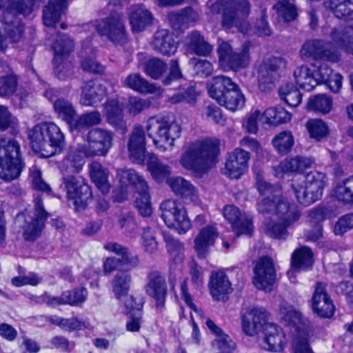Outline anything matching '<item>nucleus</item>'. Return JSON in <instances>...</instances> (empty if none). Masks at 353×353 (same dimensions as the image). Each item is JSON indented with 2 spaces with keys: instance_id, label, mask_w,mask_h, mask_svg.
<instances>
[{
  "instance_id": "15",
  "label": "nucleus",
  "mask_w": 353,
  "mask_h": 353,
  "mask_svg": "<svg viewBox=\"0 0 353 353\" xmlns=\"http://www.w3.org/2000/svg\"><path fill=\"white\" fill-rule=\"evenodd\" d=\"M145 291L148 296L153 299L158 307H163L168 295V286L163 274L158 270L150 271L147 275Z\"/></svg>"
},
{
  "instance_id": "22",
  "label": "nucleus",
  "mask_w": 353,
  "mask_h": 353,
  "mask_svg": "<svg viewBox=\"0 0 353 353\" xmlns=\"http://www.w3.org/2000/svg\"><path fill=\"white\" fill-rule=\"evenodd\" d=\"M265 317V311L262 308L248 309L241 316L243 332L250 336L256 334L264 325Z\"/></svg>"
},
{
  "instance_id": "42",
  "label": "nucleus",
  "mask_w": 353,
  "mask_h": 353,
  "mask_svg": "<svg viewBox=\"0 0 353 353\" xmlns=\"http://www.w3.org/2000/svg\"><path fill=\"white\" fill-rule=\"evenodd\" d=\"M53 108L58 117L65 121L71 129L77 117V112L72 103L62 98L54 102Z\"/></svg>"
},
{
  "instance_id": "14",
  "label": "nucleus",
  "mask_w": 353,
  "mask_h": 353,
  "mask_svg": "<svg viewBox=\"0 0 353 353\" xmlns=\"http://www.w3.org/2000/svg\"><path fill=\"white\" fill-rule=\"evenodd\" d=\"M48 213L45 210L41 199H34V214L30 221H26L23 226V237L25 241L34 242L41 235Z\"/></svg>"
},
{
  "instance_id": "40",
  "label": "nucleus",
  "mask_w": 353,
  "mask_h": 353,
  "mask_svg": "<svg viewBox=\"0 0 353 353\" xmlns=\"http://www.w3.org/2000/svg\"><path fill=\"white\" fill-rule=\"evenodd\" d=\"M121 82L124 86L140 93L147 94L155 92L154 85L150 83L139 73L130 74Z\"/></svg>"
},
{
  "instance_id": "59",
  "label": "nucleus",
  "mask_w": 353,
  "mask_h": 353,
  "mask_svg": "<svg viewBox=\"0 0 353 353\" xmlns=\"http://www.w3.org/2000/svg\"><path fill=\"white\" fill-rule=\"evenodd\" d=\"M306 128L310 137L320 141L328 134L327 125L320 119H311L306 123Z\"/></svg>"
},
{
  "instance_id": "25",
  "label": "nucleus",
  "mask_w": 353,
  "mask_h": 353,
  "mask_svg": "<svg viewBox=\"0 0 353 353\" xmlns=\"http://www.w3.org/2000/svg\"><path fill=\"white\" fill-rule=\"evenodd\" d=\"M129 19L134 32L144 30L152 23V13L143 5H132L129 8Z\"/></svg>"
},
{
  "instance_id": "16",
  "label": "nucleus",
  "mask_w": 353,
  "mask_h": 353,
  "mask_svg": "<svg viewBox=\"0 0 353 353\" xmlns=\"http://www.w3.org/2000/svg\"><path fill=\"white\" fill-rule=\"evenodd\" d=\"M254 285L259 290H270L276 280L272 259L268 256L260 258L254 268Z\"/></svg>"
},
{
  "instance_id": "47",
  "label": "nucleus",
  "mask_w": 353,
  "mask_h": 353,
  "mask_svg": "<svg viewBox=\"0 0 353 353\" xmlns=\"http://www.w3.org/2000/svg\"><path fill=\"white\" fill-rule=\"evenodd\" d=\"M279 93L281 100L292 107L298 106L302 101L301 92L292 83H287L281 87Z\"/></svg>"
},
{
  "instance_id": "43",
  "label": "nucleus",
  "mask_w": 353,
  "mask_h": 353,
  "mask_svg": "<svg viewBox=\"0 0 353 353\" xmlns=\"http://www.w3.org/2000/svg\"><path fill=\"white\" fill-rule=\"evenodd\" d=\"M294 77L296 84L307 91L312 90L316 86L314 71L306 65H301L294 71Z\"/></svg>"
},
{
  "instance_id": "33",
  "label": "nucleus",
  "mask_w": 353,
  "mask_h": 353,
  "mask_svg": "<svg viewBox=\"0 0 353 353\" xmlns=\"http://www.w3.org/2000/svg\"><path fill=\"white\" fill-rule=\"evenodd\" d=\"M199 19L198 13L191 7H187L179 12L168 14V20L172 28L175 30L186 28L191 23H195Z\"/></svg>"
},
{
  "instance_id": "58",
  "label": "nucleus",
  "mask_w": 353,
  "mask_h": 353,
  "mask_svg": "<svg viewBox=\"0 0 353 353\" xmlns=\"http://www.w3.org/2000/svg\"><path fill=\"white\" fill-rule=\"evenodd\" d=\"M167 69V64L158 58L150 59L144 65L145 73L154 79L160 78Z\"/></svg>"
},
{
  "instance_id": "35",
  "label": "nucleus",
  "mask_w": 353,
  "mask_h": 353,
  "mask_svg": "<svg viewBox=\"0 0 353 353\" xmlns=\"http://www.w3.org/2000/svg\"><path fill=\"white\" fill-rule=\"evenodd\" d=\"M324 6L336 18L353 21V0H327Z\"/></svg>"
},
{
  "instance_id": "21",
  "label": "nucleus",
  "mask_w": 353,
  "mask_h": 353,
  "mask_svg": "<svg viewBox=\"0 0 353 353\" xmlns=\"http://www.w3.org/2000/svg\"><path fill=\"white\" fill-rule=\"evenodd\" d=\"M263 339L261 347L268 351L279 352L284 348L285 336L282 329L272 323H265L263 328Z\"/></svg>"
},
{
  "instance_id": "64",
  "label": "nucleus",
  "mask_w": 353,
  "mask_h": 353,
  "mask_svg": "<svg viewBox=\"0 0 353 353\" xmlns=\"http://www.w3.org/2000/svg\"><path fill=\"white\" fill-rule=\"evenodd\" d=\"M352 229H353V213H348L338 219L334 224L333 232L336 235L342 236Z\"/></svg>"
},
{
  "instance_id": "38",
  "label": "nucleus",
  "mask_w": 353,
  "mask_h": 353,
  "mask_svg": "<svg viewBox=\"0 0 353 353\" xmlns=\"http://www.w3.org/2000/svg\"><path fill=\"white\" fill-rule=\"evenodd\" d=\"M90 167V173L92 181L103 194H107L110 188L108 181V170L97 161L92 162Z\"/></svg>"
},
{
  "instance_id": "12",
  "label": "nucleus",
  "mask_w": 353,
  "mask_h": 353,
  "mask_svg": "<svg viewBox=\"0 0 353 353\" xmlns=\"http://www.w3.org/2000/svg\"><path fill=\"white\" fill-rule=\"evenodd\" d=\"M161 216L168 228H174L179 234H184L191 228L187 212L173 200H166L160 205Z\"/></svg>"
},
{
  "instance_id": "49",
  "label": "nucleus",
  "mask_w": 353,
  "mask_h": 353,
  "mask_svg": "<svg viewBox=\"0 0 353 353\" xmlns=\"http://www.w3.org/2000/svg\"><path fill=\"white\" fill-rule=\"evenodd\" d=\"M282 319L286 325L294 327L300 333L305 332L309 323L299 311L292 309L286 311Z\"/></svg>"
},
{
  "instance_id": "36",
  "label": "nucleus",
  "mask_w": 353,
  "mask_h": 353,
  "mask_svg": "<svg viewBox=\"0 0 353 353\" xmlns=\"http://www.w3.org/2000/svg\"><path fill=\"white\" fill-rule=\"evenodd\" d=\"M117 176L119 178V181L122 185L128 186L131 185L137 190V192L149 189L148 185L143 176L134 169H118Z\"/></svg>"
},
{
  "instance_id": "29",
  "label": "nucleus",
  "mask_w": 353,
  "mask_h": 353,
  "mask_svg": "<svg viewBox=\"0 0 353 353\" xmlns=\"http://www.w3.org/2000/svg\"><path fill=\"white\" fill-rule=\"evenodd\" d=\"M104 249L114 252L120 257L119 265L121 271L129 272L130 270L137 268L139 264L138 256L132 254L126 247H124L117 243L110 242L104 245Z\"/></svg>"
},
{
  "instance_id": "46",
  "label": "nucleus",
  "mask_w": 353,
  "mask_h": 353,
  "mask_svg": "<svg viewBox=\"0 0 353 353\" xmlns=\"http://www.w3.org/2000/svg\"><path fill=\"white\" fill-rule=\"evenodd\" d=\"M312 264V252L310 248L302 247L296 249L292 255V266L294 269H306Z\"/></svg>"
},
{
  "instance_id": "11",
  "label": "nucleus",
  "mask_w": 353,
  "mask_h": 353,
  "mask_svg": "<svg viewBox=\"0 0 353 353\" xmlns=\"http://www.w3.org/2000/svg\"><path fill=\"white\" fill-rule=\"evenodd\" d=\"M112 132L97 128L90 130L87 135V145H81L79 152L85 157L105 156L112 145Z\"/></svg>"
},
{
  "instance_id": "55",
  "label": "nucleus",
  "mask_w": 353,
  "mask_h": 353,
  "mask_svg": "<svg viewBox=\"0 0 353 353\" xmlns=\"http://www.w3.org/2000/svg\"><path fill=\"white\" fill-rule=\"evenodd\" d=\"M163 239L165 243L167 251L176 258L175 261L181 263L183 260L182 254L184 252V245L178 239L174 238L171 234L163 232Z\"/></svg>"
},
{
  "instance_id": "20",
  "label": "nucleus",
  "mask_w": 353,
  "mask_h": 353,
  "mask_svg": "<svg viewBox=\"0 0 353 353\" xmlns=\"http://www.w3.org/2000/svg\"><path fill=\"white\" fill-rule=\"evenodd\" d=\"M80 103L85 106H96L106 96L107 89L99 81H85L81 87Z\"/></svg>"
},
{
  "instance_id": "3",
  "label": "nucleus",
  "mask_w": 353,
  "mask_h": 353,
  "mask_svg": "<svg viewBox=\"0 0 353 353\" xmlns=\"http://www.w3.org/2000/svg\"><path fill=\"white\" fill-rule=\"evenodd\" d=\"M250 7L248 0H219L210 6V10L214 14L222 13L221 23L224 28L236 27L239 32L247 34L250 30L247 21Z\"/></svg>"
},
{
  "instance_id": "54",
  "label": "nucleus",
  "mask_w": 353,
  "mask_h": 353,
  "mask_svg": "<svg viewBox=\"0 0 353 353\" xmlns=\"http://www.w3.org/2000/svg\"><path fill=\"white\" fill-rule=\"evenodd\" d=\"M168 183L176 194L181 195V196H190L194 193V187L188 181L182 177L170 178L168 181Z\"/></svg>"
},
{
  "instance_id": "56",
  "label": "nucleus",
  "mask_w": 353,
  "mask_h": 353,
  "mask_svg": "<svg viewBox=\"0 0 353 353\" xmlns=\"http://www.w3.org/2000/svg\"><path fill=\"white\" fill-rule=\"evenodd\" d=\"M332 100L325 94H319L310 99L307 106L310 110L323 114L330 112L332 109Z\"/></svg>"
},
{
  "instance_id": "60",
  "label": "nucleus",
  "mask_w": 353,
  "mask_h": 353,
  "mask_svg": "<svg viewBox=\"0 0 353 353\" xmlns=\"http://www.w3.org/2000/svg\"><path fill=\"white\" fill-rule=\"evenodd\" d=\"M316 294L314 298V303L312 304L313 311L320 317L330 318L334 312V305L330 298L328 300H323L318 301Z\"/></svg>"
},
{
  "instance_id": "57",
  "label": "nucleus",
  "mask_w": 353,
  "mask_h": 353,
  "mask_svg": "<svg viewBox=\"0 0 353 353\" xmlns=\"http://www.w3.org/2000/svg\"><path fill=\"white\" fill-rule=\"evenodd\" d=\"M272 144L279 153L286 154L294 145V137L291 132L283 131L275 136Z\"/></svg>"
},
{
  "instance_id": "52",
  "label": "nucleus",
  "mask_w": 353,
  "mask_h": 353,
  "mask_svg": "<svg viewBox=\"0 0 353 353\" xmlns=\"http://www.w3.org/2000/svg\"><path fill=\"white\" fill-rule=\"evenodd\" d=\"M101 115L98 111H92L88 113L83 114L75 121L71 130H81L85 128L99 125L101 123Z\"/></svg>"
},
{
  "instance_id": "34",
  "label": "nucleus",
  "mask_w": 353,
  "mask_h": 353,
  "mask_svg": "<svg viewBox=\"0 0 353 353\" xmlns=\"http://www.w3.org/2000/svg\"><path fill=\"white\" fill-rule=\"evenodd\" d=\"M67 8V0H50L43 10L45 26H54L60 20L61 16Z\"/></svg>"
},
{
  "instance_id": "18",
  "label": "nucleus",
  "mask_w": 353,
  "mask_h": 353,
  "mask_svg": "<svg viewBox=\"0 0 353 353\" xmlns=\"http://www.w3.org/2000/svg\"><path fill=\"white\" fill-rule=\"evenodd\" d=\"M250 159V152L241 148L235 149L228 154L224 174L230 179H239L247 170Z\"/></svg>"
},
{
  "instance_id": "6",
  "label": "nucleus",
  "mask_w": 353,
  "mask_h": 353,
  "mask_svg": "<svg viewBox=\"0 0 353 353\" xmlns=\"http://www.w3.org/2000/svg\"><path fill=\"white\" fill-rule=\"evenodd\" d=\"M24 166L19 142L10 138L0 139V178L6 181L14 180Z\"/></svg>"
},
{
  "instance_id": "1",
  "label": "nucleus",
  "mask_w": 353,
  "mask_h": 353,
  "mask_svg": "<svg viewBox=\"0 0 353 353\" xmlns=\"http://www.w3.org/2000/svg\"><path fill=\"white\" fill-rule=\"evenodd\" d=\"M28 139L34 150L48 158L64 148L65 136L60 128L53 122H41L29 130Z\"/></svg>"
},
{
  "instance_id": "48",
  "label": "nucleus",
  "mask_w": 353,
  "mask_h": 353,
  "mask_svg": "<svg viewBox=\"0 0 353 353\" xmlns=\"http://www.w3.org/2000/svg\"><path fill=\"white\" fill-rule=\"evenodd\" d=\"M268 123L278 125L289 122L292 116L291 114L281 107L270 108L263 112Z\"/></svg>"
},
{
  "instance_id": "51",
  "label": "nucleus",
  "mask_w": 353,
  "mask_h": 353,
  "mask_svg": "<svg viewBox=\"0 0 353 353\" xmlns=\"http://www.w3.org/2000/svg\"><path fill=\"white\" fill-rule=\"evenodd\" d=\"M272 9L285 22L294 21L297 17L296 8L289 0H281L275 3Z\"/></svg>"
},
{
  "instance_id": "37",
  "label": "nucleus",
  "mask_w": 353,
  "mask_h": 353,
  "mask_svg": "<svg viewBox=\"0 0 353 353\" xmlns=\"http://www.w3.org/2000/svg\"><path fill=\"white\" fill-rule=\"evenodd\" d=\"M147 165L153 179L158 183L170 179L171 170L169 165L163 163L155 155L148 154Z\"/></svg>"
},
{
  "instance_id": "61",
  "label": "nucleus",
  "mask_w": 353,
  "mask_h": 353,
  "mask_svg": "<svg viewBox=\"0 0 353 353\" xmlns=\"http://www.w3.org/2000/svg\"><path fill=\"white\" fill-rule=\"evenodd\" d=\"M17 87V79L14 75L0 77V97L8 98L14 94Z\"/></svg>"
},
{
  "instance_id": "45",
  "label": "nucleus",
  "mask_w": 353,
  "mask_h": 353,
  "mask_svg": "<svg viewBox=\"0 0 353 353\" xmlns=\"http://www.w3.org/2000/svg\"><path fill=\"white\" fill-rule=\"evenodd\" d=\"M334 196L343 203H353V175L337 184L334 189Z\"/></svg>"
},
{
  "instance_id": "44",
  "label": "nucleus",
  "mask_w": 353,
  "mask_h": 353,
  "mask_svg": "<svg viewBox=\"0 0 353 353\" xmlns=\"http://www.w3.org/2000/svg\"><path fill=\"white\" fill-rule=\"evenodd\" d=\"M83 163V158L77 152L71 151L62 161L60 168L62 176L65 173L78 174L81 170Z\"/></svg>"
},
{
  "instance_id": "50",
  "label": "nucleus",
  "mask_w": 353,
  "mask_h": 353,
  "mask_svg": "<svg viewBox=\"0 0 353 353\" xmlns=\"http://www.w3.org/2000/svg\"><path fill=\"white\" fill-rule=\"evenodd\" d=\"M74 49V42L68 36L59 34V39L53 45L54 60L56 62L62 61L61 57L68 55Z\"/></svg>"
},
{
  "instance_id": "63",
  "label": "nucleus",
  "mask_w": 353,
  "mask_h": 353,
  "mask_svg": "<svg viewBox=\"0 0 353 353\" xmlns=\"http://www.w3.org/2000/svg\"><path fill=\"white\" fill-rule=\"evenodd\" d=\"M137 193L139 196L137 197L135 201L137 209L142 216H150L152 214V207L148 189L144 190V191H139Z\"/></svg>"
},
{
  "instance_id": "26",
  "label": "nucleus",
  "mask_w": 353,
  "mask_h": 353,
  "mask_svg": "<svg viewBox=\"0 0 353 353\" xmlns=\"http://www.w3.org/2000/svg\"><path fill=\"white\" fill-rule=\"evenodd\" d=\"M12 12V10L7 9L3 11L0 21L3 25L4 32L8 38L12 42L17 43L23 34L24 25Z\"/></svg>"
},
{
  "instance_id": "27",
  "label": "nucleus",
  "mask_w": 353,
  "mask_h": 353,
  "mask_svg": "<svg viewBox=\"0 0 353 353\" xmlns=\"http://www.w3.org/2000/svg\"><path fill=\"white\" fill-rule=\"evenodd\" d=\"M216 229L210 225L203 228L195 237L194 250L200 259H204L209 252V248L214 245L218 237Z\"/></svg>"
},
{
  "instance_id": "32",
  "label": "nucleus",
  "mask_w": 353,
  "mask_h": 353,
  "mask_svg": "<svg viewBox=\"0 0 353 353\" xmlns=\"http://www.w3.org/2000/svg\"><path fill=\"white\" fill-rule=\"evenodd\" d=\"M210 293L217 300H224L227 294L232 292L231 283L223 272L212 274L210 281Z\"/></svg>"
},
{
  "instance_id": "53",
  "label": "nucleus",
  "mask_w": 353,
  "mask_h": 353,
  "mask_svg": "<svg viewBox=\"0 0 353 353\" xmlns=\"http://www.w3.org/2000/svg\"><path fill=\"white\" fill-rule=\"evenodd\" d=\"M0 130H10V132L15 135L19 132V122L8 110V108L0 105Z\"/></svg>"
},
{
  "instance_id": "31",
  "label": "nucleus",
  "mask_w": 353,
  "mask_h": 353,
  "mask_svg": "<svg viewBox=\"0 0 353 353\" xmlns=\"http://www.w3.org/2000/svg\"><path fill=\"white\" fill-rule=\"evenodd\" d=\"M186 50L198 56L208 57L213 47L199 31H192L188 34L184 42Z\"/></svg>"
},
{
  "instance_id": "28",
  "label": "nucleus",
  "mask_w": 353,
  "mask_h": 353,
  "mask_svg": "<svg viewBox=\"0 0 353 353\" xmlns=\"http://www.w3.org/2000/svg\"><path fill=\"white\" fill-rule=\"evenodd\" d=\"M152 46L157 52L168 57L174 54L178 48L173 34L165 29L159 30L155 32Z\"/></svg>"
},
{
  "instance_id": "2",
  "label": "nucleus",
  "mask_w": 353,
  "mask_h": 353,
  "mask_svg": "<svg viewBox=\"0 0 353 353\" xmlns=\"http://www.w3.org/2000/svg\"><path fill=\"white\" fill-rule=\"evenodd\" d=\"M219 141L205 139L190 145L181 158V164L186 170L204 173L216 163Z\"/></svg>"
},
{
  "instance_id": "39",
  "label": "nucleus",
  "mask_w": 353,
  "mask_h": 353,
  "mask_svg": "<svg viewBox=\"0 0 353 353\" xmlns=\"http://www.w3.org/2000/svg\"><path fill=\"white\" fill-rule=\"evenodd\" d=\"M326 209L324 207L318 206L307 212L308 221L312 223H316L313 230L308 231L307 239L315 241L322 236V226L319 223L325 219Z\"/></svg>"
},
{
  "instance_id": "9",
  "label": "nucleus",
  "mask_w": 353,
  "mask_h": 353,
  "mask_svg": "<svg viewBox=\"0 0 353 353\" xmlns=\"http://www.w3.org/2000/svg\"><path fill=\"white\" fill-rule=\"evenodd\" d=\"M95 28L98 34L114 45L123 46L128 41L125 17L119 13H113L97 21Z\"/></svg>"
},
{
  "instance_id": "24",
  "label": "nucleus",
  "mask_w": 353,
  "mask_h": 353,
  "mask_svg": "<svg viewBox=\"0 0 353 353\" xmlns=\"http://www.w3.org/2000/svg\"><path fill=\"white\" fill-rule=\"evenodd\" d=\"M330 36L336 48L353 54V25L335 27L332 29Z\"/></svg>"
},
{
  "instance_id": "30",
  "label": "nucleus",
  "mask_w": 353,
  "mask_h": 353,
  "mask_svg": "<svg viewBox=\"0 0 353 353\" xmlns=\"http://www.w3.org/2000/svg\"><path fill=\"white\" fill-rule=\"evenodd\" d=\"M276 199V205L273 214L277 219L286 223L287 225H291L297 221L300 217V212L297 207L294 204H290L281 196V194Z\"/></svg>"
},
{
  "instance_id": "19",
  "label": "nucleus",
  "mask_w": 353,
  "mask_h": 353,
  "mask_svg": "<svg viewBox=\"0 0 353 353\" xmlns=\"http://www.w3.org/2000/svg\"><path fill=\"white\" fill-rule=\"evenodd\" d=\"M286 61L281 57H272L264 59L258 68L260 84L274 83L280 77L279 71L286 66Z\"/></svg>"
},
{
  "instance_id": "7",
  "label": "nucleus",
  "mask_w": 353,
  "mask_h": 353,
  "mask_svg": "<svg viewBox=\"0 0 353 353\" xmlns=\"http://www.w3.org/2000/svg\"><path fill=\"white\" fill-rule=\"evenodd\" d=\"M250 44L245 42L241 48L233 50L230 43L222 41L217 49L220 67L225 71H238L246 68L250 62Z\"/></svg>"
},
{
  "instance_id": "17",
  "label": "nucleus",
  "mask_w": 353,
  "mask_h": 353,
  "mask_svg": "<svg viewBox=\"0 0 353 353\" xmlns=\"http://www.w3.org/2000/svg\"><path fill=\"white\" fill-rule=\"evenodd\" d=\"M224 217L232 224V230L236 236L241 234L251 236L253 232L252 218L241 214L234 205H226L223 212Z\"/></svg>"
},
{
  "instance_id": "4",
  "label": "nucleus",
  "mask_w": 353,
  "mask_h": 353,
  "mask_svg": "<svg viewBox=\"0 0 353 353\" xmlns=\"http://www.w3.org/2000/svg\"><path fill=\"white\" fill-rule=\"evenodd\" d=\"M210 97L229 110L236 111L243 107L245 97L239 85L225 76L214 77L208 86Z\"/></svg>"
},
{
  "instance_id": "10",
  "label": "nucleus",
  "mask_w": 353,
  "mask_h": 353,
  "mask_svg": "<svg viewBox=\"0 0 353 353\" xmlns=\"http://www.w3.org/2000/svg\"><path fill=\"white\" fill-rule=\"evenodd\" d=\"M62 185L68 198L73 200L77 209H84L92 199V192L85 179L79 174L65 173L62 176Z\"/></svg>"
},
{
  "instance_id": "8",
  "label": "nucleus",
  "mask_w": 353,
  "mask_h": 353,
  "mask_svg": "<svg viewBox=\"0 0 353 353\" xmlns=\"http://www.w3.org/2000/svg\"><path fill=\"white\" fill-rule=\"evenodd\" d=\"M325 174L316 170L305 175V186L292 185L297 201L302 205H310L320 199L325 183Z\"/></svg>"
},
{
  "instance_id": "41",
  "label": "nucleus",
  "mask_w": 353,
  "mask_h": 353,
  "mask_svg": "<svg viewBox=\"0 0 353 353\" xmlns=\"http://www.w3.org/2000/svg\"><path fill=\"white\" fill-rule=\"evenodd\" d=\"M132 282L131 274L125 271L117 272L111 281L112 292L117 299L128 294Z\"/></svg>"
},
{
  "instance_id": "23",
  "label": "nucleus",
  "mask_w": 353,
  "mask_h": 353,
  "mask_svg": "<svg viewBox=\"0 0 353 353\" xmlns=\"http://www.w3.org/2000/svg\"><path fill=\"white\" fill-rule=\"evenodd\" d=\"M145 133L143 128L137 124L134 126L128 142L130 156L134 161L141 162L145 154Z\"/></svg>"
},
{
  "instance_id": "62",
  "label": "nucleus",
  "mask_w": 353,
  "mask_h": 353,
  "mask_svg": "<svg viewBox=\"0 0 353 353\" xmlns=\"http://www.w3.org/2000/svg\"><path fill=\"white\" fill-rule=\"evenodd\" d=\"M290 225H287L286 223L281 221L278 219L276 222H269L265 223V228L267 234L275 239H285L288 235V228Z\"/></svg>"
},
{
  "instance_id": "5",
  "label": "nucleus",
  "mask_w": 353,
  "mask_h": 353,
  "mask_svg": "<svg viewBox=\"0 0 353 353\" xmlns=\"http://www.w3.org/2000/svg\"><path fill=\"white\" fill-rule=\"evenodd\" d=\"M145 130L148 137L152 139L154 145L162 152L172 148L181 133L180 125L167 117L149 118Z\"/></svg>"
},
{
  "instance_id": "13",
  "label": "nucleus",
  "mask_w": 353,
  "mask_h": 353,
  "mask_svg": "<svg viewBox=\"0 0 353 353\" xmlns=\"http://www.w3.org/2000/svg\"><path fill=\"white\" fill-rule=\"evenodd\" d=\"M300 57L303 61L322 60L330 62L339 61V54L330 48V44L322 40L306 41L300 50Z\"/></svg>"
}]
</instances>
